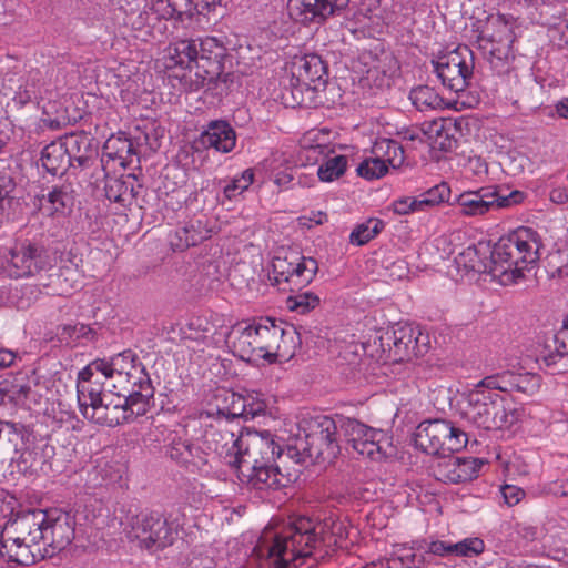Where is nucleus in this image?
Segmentation results:
<instances>
[{
  "label": "nucleus",
  "instance_id": "obj_1",
  "mask_svg": "<svg viewBox=\"0 0 568 568\" xmlns=\"http://www.w3.org/2000/svg\"><path fill=\"white\" fill-rule=\"evenodd\" d=\"M336 542L326 524L300 516L280 532H264L254 548L258 558H265L274 568H298L324 560Z\"/></svg>",
  "mask_w": 568,
  "mask_h": 568
},
{
  "label": "nucleus",
  "instance_id": "obj_2",
  "mask_svg": "<svg viewBox=\"0 0 568 568\" xmlns=\"http://www.w3.org/2000/svg\"><path fill=\"white\" fill-rule=\"evenodd\" d=\"M294 332L286 331L283 323L271 317H260L251 323H237L226 336L234 356L257 363L262 359L274 363L277 357L290 354L287 337L293 342Z\"/></svg>",
  "mask_w": 568,
  "mask_h": 568
},
{
  "label": "nucleus",
  "instance_id": "obj_3",
  "mask_svg": "<svg viewBox=\"0 0 568 568\" xmlns=\"http://www.w3.org/2000/svg\"><path fill=\"white\" fill-rule=\"evenodd\" d=\"M47 521L48 513L42 509H30L9 518L0 532L1 556L21 566L52 557V551L42 548Z\"/></svg>",
  "mask_w": 568,
  "mask_h": 568
},
{
  "label": "nucleus",
  "instance_id": "obj_4",
  "mask_svg": "<svg viewBox=\"0 0 568 568\" xmlns=\"http://www.w3.org/2000/svg\"><path fill=\"white\" fill-rule=\"evenodd\" d=\"M541 247L539 236L530 227H520L503 236L491 247L493 277L501 285H511L524 278L539 261Z\"/></svg>",
  "mask_w": 568,
  "mask_h": 568
},
{
  "label": "nucleus",
  "instance_id": "obj_5",
  "mask_svg": "<svg viewBox=\"0 0 568 568\" xmlns=\"http://www.w3.org/2000/svg\"><path fill=\"white\" fill-rule=\"evenodd\" d=\"M304 437L298 436L293 445L287 447L290 457L297 463L328 462L339 454L338 418L317 415L304 419Z\"/></svg>",
  "mask_w": 568,
  "mask_h": 568
},
{
  "label": "nucleus",
  "instance_id": "obj_6",
  "mask_svg": "<svg viewBox=\"0 0 568 568\" xmlns=\"http://www.w3.org/2000/svg\"><path fill=\"white\" fill-rule=\"evenodd\" d=\"M465 400L463 417L479 429H509L518 420V410L510 407L501 394L491 393L478 384L468 392Z\"/></svg>",
  "mask_w": 568,
  "mask_h": 568
},
{
  "label": "nucleus",
  "instance_id": "obj_7",
  "mask_svg": "<svg viewBox=\"0 0 568 568\" xmlns=\"http://www.w3.org/2000/svg\"><path fill=\"white\" fill-rule=\"evenodd\" d=\"M106 379L112 381L114 395L132 393L136 398L153 402L154 387L145 366L132 349L106 358Z\"/></svg>",
  "mask_w": 568,
  "mask_h": 568
},
{
  "label": "nucleus",
  "instance_id": "obj_8",
  "mask_svg": "<svg viewBox=\"0 0 568 568\" xmlns=\"http://www.w3.org/2000/svg\"><path fill=\"white\" fill-rule=\"evenodd\" d=\"M197 57L194 77H187L191 91L214 90L220 83L229 81L232 74L224 72L226 48L222 42L212 37L200 40Z\"/></svg>",
  "mask_w": 568,
  "mask_h": 568
},
{
  "label": "nucleus",
  "instance_id": "obj_9",
  "mask_svg": "<svg viewBox=\"0 0 568 568\" xmlns=\"http://www.w3.org/2000/svg\"><path fill=\"white\" fill-rule=\"evenodd\" d=\"M414 442L426 454L445 457L465 448L468 436L449 420L433 419L424 420L417 426Z\"/></svg>",
  "mask_w": 568,
  "mask_h": 568
},
{
  "label": "nucleus",
  "instance_id": "obj_10",
  "mask_svg": "<svg viewBox=\"0 0 568 568\" xmlns=\"http://www.w3.org/2000/svg\"><path fill=\"white\" fill-rule=\"evenodd\" d=\"M525 197L521 191L515 190L504 194L499 186L489 185L463 192L457 196L456 203L460 215L478 217L516 206L523 203Z\"/></svg>",
  "mask_w": 568,
  "mask_h": 568
},
{
  "label": "nucleus",
  "instance_id": "obj_11",
  "mask_svg": "<svg viewBox=\"0 0 568 568\" xmlns=\"http://www.w3.org/2000/svg\"><path fill=\"white\" fill-rule=\"evenodd\" d=\"M434 72L442 84L456 93L469 85L474 74V53L467 45L443 52L432 60Z\"/></svg>",
  "mask_w": 568,
  "mask_h": 568
},
{
  "label": "nucleus",
  "instance_id": "obj_12",
  "mask_svg": "<svg viewBox=\"0 0 568 568\" xmlns=\"http://www.w3.org/2000/svg\"><path fill=\"white\" fill-rule=\"evenodd\" d=\"M132 393L125 395H106L101 404L87 415V419L109 427L128 423L139 416H144L151 408V402L136 398Z\"/></svg>",
  "mask_w": 568,
  "mask_h": 568
},
{
  "label": "nucleus",
  "instance_id": "obj_13",
  "mask_svg": "<svg viewBox=\"0 0 568 568\" xmlns=\"http://www.w3.org/2000/svg\"><path fill=\"white\" fill-rule=\"evenodd\" d=\"M317 271L318 263L315 258L291 253L283 257H274L268 278L278 290L295 292L311 284Z\"/></svg>",
  "mask_w": 568,
  "mask_h": 568
},
{
  "label": "nucleus",
  "instance_id": "obj_14",
  "mask_svg": "<svg viewBox=\"0 0 568 568\" xmlns=\"http://www.w3.org/2000/svg\"><path fill=\"white\" fill-rule=\"evenodd\" d=\"M282 447L270 432L240 433V449L234 469L237 474L254 470L257 466L275 464L282 456Z\"/></svg>",
  "mask_w": 568,
  "mask_h": 568
},
{
  "label": "nucleus",
  "instance_id": "obj_15",
  "mask_svg": "<svg viewBox=\"0 0 568 568\" xmlns=\"http://www.w3.org/2000/svg\"><path fill=\"white\" fill-rule=\"evenodd\" d=\"M428 336L423 335L418 326L398 323L379 337L381 347L388 352L387 358L404 362L412 356L423 355L427 351Z\"/></svg>",
  "mask_w": 568,
  "mask_h": 568
},
{
  "label": "nucleus",
  "instance_id": "obj_16",
  "mask_svg": "<svg viewBox=\"0 0 568 568\" xmlns=\"http://www.w3.org/2000/svg\"><path fill=\"white\" fill-rule=\"evenodd\" d=\"M132 529L139 546L149 551H158L171 546L178 535V525L156 511L136 516Z\"/></svg>",
  "mask_w": 568,
  "mask_h": 568
},
{
  "label": "nucleus",
  "instance_id": "obj_17",
  "mask_svg": "<svg viewBox=\"0 0 568 568\" xmlns=\"http://www.w3.org/2000/svg\"><path fill=\"white\" fill-rule=\"evenodd\" d=\"M11 277L34 276L51 267L48 250L40 243L29 240L16 242L6 255Z\"/></svg>",
  "mask_w": 568,
  "mask_h": 568
},
{
  "label": "nucleus",
  "instance_id": "obj_18",
  "mask_svg": "<svg viewBox=\"0 0 568 568\" xmlns=\"http://www.w3.org/2000/svg\"><path fill=\"white\" fill-rule=\"evenodd\" d=\"M240 433H236L227 420L215 418L214 422L205 425L202 435L204 449L233 468L237 462Z\"/></svg>",
  "mask_w": 568,
  "mask_h": 568
},
{
  "label": "nucleus",
  "instance_id": "obj_19",
  "mask_svg": "<svg viewBox=\"0 0 568 568\" xmlns=\"http://www.w3.org/2000/svg\"><path fill=\"white\" fill-rule=\"evenodd\" d=\"M339 430L347 444L362 456L371 459H381L385 456L382 449L383 430L372 428L357 419L338 416Z\"/></svg>",
  "mask_w": 568,
  "mask_h": 568
},
{
  "label": "nucleus",
  "instance_id": "obj_20",
  "mask_svg": "<svg viewBox=\"0 0 568 568\" xmlns=\"http://www.w3.org/2000/svg\"><path fill=\"white\" fill-rule=\"evenodd\" d=\"M477 384L491 393L523 394L525 396H532L540 387V377L527 372L518 373L504 371L486 376Z\"/></svg>",
  "mask_w": 568,
  "mask_h": 568
},
{
  "label": "nucleus",
  "instance_id": "obj_21",
  "mask_svg": "<svg viewBox=\"0 0 568 568\" xmlns=\"http://www.w3.org/2000/svg\"><path fill=\"white\" fill-rule=\"evenodd\" d=\"M349 0H290L291 14L302 22H322L329 16H339Z\"/></svg>",
  "mask_w": 568,
  "mask_h": 568
},
{
  "label": "nucleus",
  "instance_id": "obj_22",
  "mask_svg": "<svg viewBox=\"0 0 568 568\" xmlns=\"http://www.w3.org/2000/svg\"><path fill=\"white\" fill-rule=\"evenodd\" d=\"M291 74L296 81H303L322 92L328 89V68L321 55L316 53L295 57L291 65Z\"/></svg>",
  "mask_w": 568,
  "mask_h": 568
},
{
  "label": "nucleus",
  "instance_id": "obj_23",
  "mask_svg": "<svg viewBox=\"0 0 568 568\" xmlns=\"http://www.w3.org/2000/svg\"><path fill=\"white\" fill-rule=\"evenodd\" d=\"M282 100L290 108H317L326 104L325 93L303 81H296L291 74L282 90Z\"/></svg>",
  "mask_w": 568,
  "mask_h": 568
},
{
  "label": "nucleus",
  "instance_id": "obj_24",
  "mask_svg": "<svg viewBox=\"0 0 568 568\" xmlns=\"http://www.w3.org/2000/svg\"><path fill=\"white\" fill-rule=\"evenodd\" d=\"M43 532L45 535L42 548H48L52 551V557L55 552L69 546L74 538V528L67 514H59L57 517L48 514V521L44 524Z\"/></svg>",
  "mask_w": 568,
  "mask_h": 568
},
{
  "label": "nucleus",
  "instance_id": "obj_25",
  "mask_svg": "<svg viewBox=\"0 0 568 568\" xmlns=\"http://www.w3.org/2000/svg\"><path fill=\"white\" fill-rule=\"evenodd\" d=\"M237 476L248 488L260 491L277 490L288 483L276 464L261 465L254 470L240 473Z\"/></svg>",
  "mask_w": 568,
  "mask_h": 568
},
{
  "label": "nucleus",
  "instance_id": "obj_26",
  "mask_svg": "<svg viewBox=\"0 0 568 568\" xmlns=\"http://www.w3.org/2000/svg\"><path fill=\"white\" fill-rule=\"evenodd\" d=\"M455 263L459 270H464L466 273H488L493 276V258L491 247L488 243L479 242L464 248L455 257Z\"/></svg>",
  "mask_w": 568,
  "mask_h": 568
},
{
  "label": "nucleus",
  "instance_id": "obj_27",
  "mask_svg": "<svg viewBox=\"0 0 568 568\" xmlns=\"http://www.w3.org/2000/svg\"><path fill=\"white\" fill-rule=\"evenodd\" d=\"M142 190L143 185L134 174L108 178L104 184L106 199L122 207L130 206L139 197Z\"/></svg>",
  "mask_w": 568,
  "mask_h": 568
},
{
  "label": "nucleus",
  "instance_id": "obj_28",
  "mask_svg": "<svg viewBox=\"0 0 568 568\" xmlns=\"http://www.w3.org/2000/svg\"><path fill=\"white\" fill-rule=\"evenodd\" d=\"M67 153L72 158L73 166L89 168L97 159L98 151L94 146V139L85 133H71L61 139Z\"/></svg>",
  "mask_w": 568,
  "mask_h": 568
},
{
  "label": "nucleus",
  "instance_id": "obj_29",
  "mask_svg": "<svg viewBox=\"0 0 568 568\" xmlns=\"http://www.w3.org/2000/svg\"><path fill=\"white\" fill-rule=\"evenodd\" d=\"M200 141L206 148H213L221 153H229L236 145V133L229 122L215 120L207 124L201 134Z\"/></svg>",
  "mask_w": 568,
  "mask_h": 568
},
{
  "label": "nucleus",
  "instance_id": "obj_30",
  "mask_svg": "<svg viewBox=\"0 0 568 568\" xmlns=\"http://www.w3.org/2000/svg\"><path fill=\"white\" fill-rule=\"evenodd\" d=\"M43 169L51 175H62L70 166H73L72 158L60 140L45 145L40 158Z\"/></svg>",
  "mask_w": 568,
  "mask_h": 568
},
{
  "label": "nucleus",
  "instance_id": "obj_31",
  "mask_svg": "<svg viewBox=\"0 0 568 568\" xmlns=\"http://www.w3.org/2000/svg\"><path fill=\"white\" fill-rule=\"evenodd\" d=\"M483 466L478 458H454L442 469L443 478L453 484L467 483L475 479Z\"/></svg>",
  "mask_w": 568,
  "mask_h": 568
},
{
  "label": "nucleus",
  "instance_id": "obj_32",
  "mask_svg": "<svg viewBox=\"0 0 568 568\" xmlns=\"http://www.w3.org/2000/svg\"><path fill=\"white\" fill-rule=\"evenodd\" d=\"M44 77L39 69L30 70L23 78L13 97V101L19 106L29 103H38L43 99Z\"/></svg>",
  "mask_w": 568,
  "mask_h": 568
},
{
  "label": "nucleus",
  "instance_id": "obj_33",
  "mask_svg": "<svg viewBox=\"0 0 568 568\" xmlns=\"http://www.w3.org/2000/svg\"><path fill=\"white\" fill-rule=\"evenodd\" d=\"M214 400H226L229 406H220L217 404V417L229 422L230 418H242L245 415L244 395L234 393L225 388H217L214 392Z\"/></svg>",
  "mask_w": 568,
  "mask_h": 568
},
{
  "label": "nucleus",
  "instance_id": "obj_34",
  "mask_svg": "<svg viewBox=\"0 0 568 568\" xmlns=\"http://www.w3.org/2000/svg\"><path fill=\"white\" fill-rule=\"evenodd\" d=\"M372 155L381 159L387 166L399 168L405 160L404 149L394 139L377 138L371 150Z\"/></svg>",
  "mask_w": 568,
  "mask_h": 568
},
{
  "label": "nucleus",
  "instance_id": "obj_35",
  "mask_svg": "<svg viewBox=\"0 0 568 568\" xmlns=\"http://www.w3.org/2000/svg\"><path fill=\"white\" fill-rule=\"evenodd\" d=\"M108 394H103L100 381L77 385V396L80 412L85 418L87 415L101 404Z\"/></svg>",
  "mask_w": 568,
  "mask_h": 568
},
{
  "label": "nucleus",
  "instance_id": "obj_36",
  "mask_svg": "<svg viewBox=\"0 0 568 568\" xmlns=\"http://www.w3.org/2000/svg\"><path fill=\"white\" fill-rule=\"evenodd\" d=\"M409 99L413 105L420 112L439 110L444 108V99L436 90L428 85H418L412 89Z\"/></svg>",
  "mask_w": 568,
  "mask_h": 568
},
{
  "label": "nucleus",
  "instance_id": "obj_37",
  "mask_svg": "<svg viewBox=\"0 0 568 568\" xmlns=\"http://www.w3.org/2000/svg\"><path fill=\"white\" fill-rule=\"evenodd\" d=\"M174 59L176 64L189 69V75L194 77V70L197 60V42L195 40H181L176 42L174 49Z\"/></svg>",
  "mask_w": 568,
  "mask_h": 568
},
{
  "label": "nucleus",
  "instance_id": "obj_38",
  "mask_svg": "<svg viewBox=\"0 0 568 568\" xmlns=\"http://www.w3.org/2000/svg\"><path fill=\"white\" fill-rule=\"evenodd\" d=\"M203 240V236L195 230L193 224L178 227L170 233L169 242L174 251H184L190 246H194Z\"/></svg>",
  "mask_w": 568,
  "mask_h": 568
},
{
  "label": "nucleus",
  "instance_id": "obj_39",
  "mask_svg": "<svg viewBox=\"0 0 568 568\" xmlns=\"http://www.w3.org/2000/svg\"><path fill=\"white\" fill-rule=\"evenodd\" d=\"M295 292L285 302L286 307L292 312L303 315L316 308L321 303L320 296L311 291L295 290Z\"/></svg>",
  "mask_w": 568,
  "mask_h": 568
},
{
  "label": "nucleus",
  "instance_id": "obj_40",
  "mask_svg": "<svg viewBox=\"0 0 568 568\" xmlns=\"http://www.w3.org/2000/svg\"><path fill=\"white\" fill-rule=\"evenodd\" d=\"M384 227V222L379 219H369L358 224L349 235V242L356 245H364L373 240Z\"/></svg>",
  "mask_w": 568,
  "mask_h": 568
},
{
  "label": "nucleus",
  "instance_id": "obj_41",
  "mask_svg": "<svg viewBox=\"0 0 568 568\" xmlns=\"http://www.w3.org/2000/svg\"><path fill=\"white\" fill-rule=\"evenodd\" d=\"M347 158L345 155H335L327 159L317 169V175L323 182H332L342 176L347 169Z\"/></svg>",
  "mask_w": 568,
  "mask_h": 568
},
{
  "label": "nucleus",
  "instance_id": "obj_42",
  "mask_svg": "<svg viewBox=\"0 0 568 568\" xmlns=\"http://www.w3.org/2000/svg\"><path fill=\"white\" fill-rule=\"evenodd\" d=\"M450 187L447 183L440 182L418 196V205L423 211L449 200Z\"/></svg>",
  "mask_w": 568,
  "mask_h": 568
},
{
  "label": "nucleus",
  "instance_id": "obj_43",
  "mask_svg": "<svg viewBox=\"0 0 568 568\" xmlns=\"http://www.w3.org/2000/svg\"><path fill=\"white\" fill-rule=\"evenodd\" d=\"M254 182L253 169H246L241 175L233 178L224 187L223 194L227 200H233L246 191Z\"/></svg>",
  "mask_w": 568,
  "mask_h": 568
},
{
  "label": "nucleus",
  "instance_id": "obj_44",
  "mask_svg": "<svg viewBox=\"0 0 568 568\" xmlns=\"http://www.w3.org/2000/svg\"><path fill=\"white\" fill-rule=\"evenodd\" d=\"M357 174L366 180H374L384 176L388 172V166L377 156L372 155L365 159L356 169Z\"/></svg>",
  "mask_w": 568,
  "mask_h": 568
},
{
  "label": "nucleus",
  "instance_id": "obj_45",
  "mask_svg": "<svg viewBox=\"0 0 568 568\" xmlns=\"http://www.w3.org/2000/svg\"><path fill=\"white\" fill-rule=\"evenodd\" d=\"M245 400V415L244 420H253L256 417L264 416L266 414L267 404L263 396L258 393H246L244 395Z\"/></svg>",
  "mask_w": 568,
  "mask_h": 568
},
{
  "label": "nucleus",
  "instance_id": "obj_46",
  "mask_svg": "<svg viewBox=\"0 0 568 568\" xmlns=\"http://www.w3.org/2000/svg\"><path fill=\"white\" fill-rule=\"evenodd\" d=\"M50 204L48 209L50 214L63 212V210L72 204V196L65 187H53L47 196H43Z\"/></svg>",
  "mask_w": 568,
  "mask_h": 568
},
{
  "label": "nucleus",
  "instance_id": "obj_47",
  "mask_svg": "<svg viewBox=\"0 0 568 568\" xmlns=\"http://www.w3.org/2000/svg\"><path fill=\"white\" fill-rule=\"evenodd\" d=\"M453 554L463 557L479 555L485 549V544L479 538H467L452 545Z\"/></svg>",
  "mask_w": 568,
  "mask_h": 568
},
{
  "label": "nucleus",
  "instance_id": "obj_48",
  "mask_svg": "<svg viewBox=\"0 0 568 568\" xmlns=\"http://www.w3.org/2000/svg\"><path fill=\"white\" fill-rule=\"evenodd\" d=\"M189 455H186L187 467H192L193 469L201 470L204 466L209 464V456L211 453H206L204 449V445L201 442L200 445H194L191 443L189 448Z\"/></svg>",
  "mask_w": 568,
  "mask_h": 568
},
{
  "label": "nucleus",
  "instance_id": "obj_49",
  "mask_svg": "<svg viewBox=\"0 0 568 568\" xmlns=\"http://www.w3.org/2000/svg\"><path fill=\"white\" fill-rule=\"evenodd\" d=\"M94 373H101L106 378V358H98L79 372L77 385L92 383Z\"/></svg>",
  "mask_w": 568,
  "mask_h": 568
},
{
  "label": "nucleus",
  "instance_id": "obj_50",
  "mask_svg": "<svg viewBox=\"0 0 568 568\" xmlns=\"http://www.w3.org/2000/svg\"><path fill=\"white\" fill-rule=\"evenodd\" d=\"M151 10L160 19L169 20L175 17H181V12L178 11L176 6L172 0H152Z\"/></svg>",
  "mask_w": 568,
  "mask_h": 568
},
{
  "label": "nucleus",
  "instance_id": "obj_51",
  "mask_svg": "<svg viewBox=\"0 0 568 568\" xmlns=\"http://www.w3.org/2000/svg\"><path fill=\"white\" fill-rule=\"evenodd\" d=\"M191 446V443L187 440H173L171 446L168 449L169 457L176 462L178 464L187 467V459L186 455H189V448Z\"/></svg>",
  "mask_w": 568,
  "mask_h": 568
},
{
  "label": "nucleus",
  "instance_id": "obj_52",
  "mask_svg": "<svg viewBox=\"0 0 568 568\" xmlns=\"http://www.w3.org/2000/svg\"><path fill=\"white\" fill-rule=\"evenodd\" d=\"M555 351L560 356H568V315L562 321L561 328L554 337Z\"/></svg>",
  "mask_w": 568,
  "mask_h": 568
},
{
  "label": "nucleus",
  "instance_id": "obj_53",
  "mask_svg": "<svg viewBox=\"0 0 568 568\" xmlns=\"http://www.w3.org/2000/svg\"><path fill=\"white\" fill-rule=\"evenodd\" d=\"M500 493L504 501L510 507L517 505L526 496L525 490L516 485H504Z\"/></svg>",
  "mask_w": 568,
  "mask_h": 568
},
{
  "label": "nucleus",
  "instance_id": "obj_54",
  "mask_svg": "<svg viewBox=\"0 0 568 568\" xmlns=\"http://www.w3.org/2000/svg\"><path fill=\"white\" fill-rule=\"evenodd\" d=\"M418 197H406L397 200L393 203L394 212L399 215H405L415 211H423L422 205H418Z\"/></svg>",
  "mask_w": 568,
  "mask_h": 568
},
{
  "label": "nucleus",
  "instance_id": "obj_55",
  "mask_svg": "<svg viewBox=\"0 0 568 568\" xmlns=\"http://www.w3.org/2000/svg\"><path fill=\"white\" fill-rule=\"evenodd\" d=\"M16 500L12 496H8L3 490H0V520L13 518Z\"/></svg>",
  "mask_w": 568,
  "mask_h": 568
},
{
  "label": "nucleus",
  "instance_id": "obj_56",
  "mask_svg": "<svg viewBox=\"0 0 568 568\" xmlns=\"http://www.w3.org/2000/svg\"><path fill=\"white\" fill-rule=\"evenodd\" d=\"M516 532L526 542L534 541L540 536V530L538 527L526 524H518L516 526Z\"/></svg>",
  "mask_w": 568,
  "mask_h": 568
},
{
  "label": "nucleus",
  "instance_id": "obj_57",
  "mask_svg": "<svg viewBox=\"0 0 568 568\" xmlns=\"http://www.w3.org/2000/svg\"><path fill=\"white\" fill-rule=\"evenodd\" d=\"M452 545L453 544H447L440 540L432 541L428 545V552L437 556H446L448 554H453Z\"/></svg>",
  "mask_w": 568,
  "mask_h": 568
},
{
  "label": "nucleus",
  "instance_id": "obj_58",
  "mask_svg": "<svg viewBox=\"0 0 568 568\" xmlns=\"http://www.w3.org/2000/svg\"><path fill=\"white\" fill-rule=\"evenodd\" d=\"M503 28L507 31V36H506V41H507V44L505 45L504 49H500V48H493L490 50V54L493 57H496L497 59L499 60H503V59H508V55H509V50H510V44L513 42V37H511V33L510 31L508 30L507 26L504 24Z\"/></svg>",
  "mask_w": 568,
  "mask_h": 568
},
{
  "label": "nucleus",
  "instance_id": "obj_59",
  "mask_svg": "<svg viewBox=\"0 0 568 568\" xmlns=\"http://www.w3.org/2000/svg\"><path fill=\"white\" fill-rule=\"evenodd\" d=\"M550 201L556 204H565L568 202V193L564 187L552 189L550 192Z\"/></svg>",
  "mask_w": 568,
  "mask_h": 568
},
{
  "label": "nucleus",
  "instance_id": "obj_60",
  "mask_svg": "<svg viewBox=\"0 0 568 568\" xmlns=\"http://www.w3.org/2000/svg\"><path fill=\"white\" fill-rule=\"evenodd\" d=\"M400 561L406 568H419L423 560L416 554L410 552L399 557Z\"/></svg>",
  "mask_w": 568,
  "mask_h": 568
},
{
  "label": "nucleus",
  "instance_id": "obj_61",
  "mask_svg": "<svg viewBox=\"0 0 568 568\" xmlns=\"http://www.w3.org/2000/svg\"><path fill=\"white\" fill-rule=\"evenodd\" d=\"M293 175L287 171H282L275 174L274 183L280 187H287V185L292 182Z\"/></svg>",
  "mask_w": 568,
  "mask_h": 568
},
{
  "label": "nucleus",
  "instance_id": "obj_62",
  "mask_svg": "<svg viewBox=\"0 0 568 568\" xmlns=\"http://www.w3.org/2000/svg\"><path fill=\"white\" fill-rule=\"evenodd\" d=\"M468 164L473 169L474 173L477 175H479L481 173H487V164L480 158L469 159Z\"/></svg>",
  "mask_w": 568,
  "mask_h": 568
},
{
  "label": "nucleus",
  "instance_id": "obj_63",
  "mask_svg": "<svg viewBox=\"0 0 568 568\" xmlns=\"http://www.w3.org/2000/svg\"><path fill=\"white\" fill-rule=\"evenodd\" d=\"M14 362L13 353L0 349V368L8 367Z\"/></svg>",
  "mask_w": 568,
  "mask_h": 568
},
{
  "label": "nucleus",
  "instance_id": "obj_64",
  "mask_svg": "<svg viewBox=\"0 0 568 568\" xmlns=\"http://www.w3.org/2000/svg\"><path fill=\"white\" fill-rule=\"evenodd\" d=\"M556 111L560 118L568 119V98L560 100L556 104Z\"/></svg>",
  "mask_w": 568,
  "mask_h": 568
}]
</instances>
